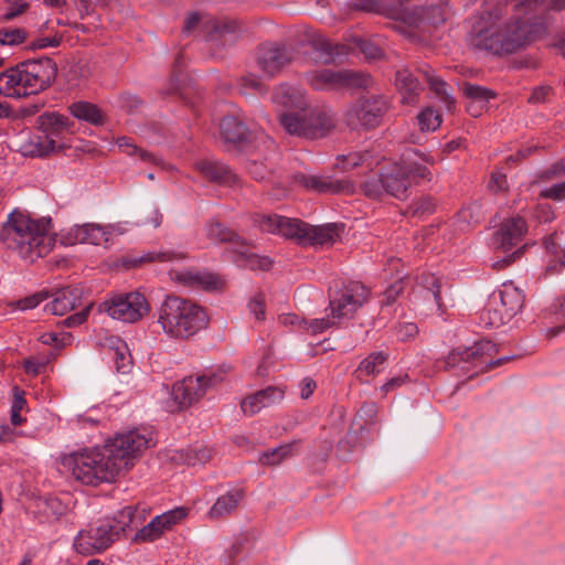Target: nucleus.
<instances>
[{
    "label": "nucleus",
    "mask_w": 565,
    "mask_h": 565,
    "mask_svg": "<svg viewBox=\"0 0 565 565\" xmlns=\"http://www.w3.org/2000/svg\"><path fill=\"white\" fill-rule=\"evenodd\" d=\"M148 443L135 430L117 435L103 447L74 454L70 458L72 475L87 486L113 482L120 470L131 467L130 459L147 449Z\"/></svg>",
    "instance_id": "1"
},
{
    "label": "nucleus",
    "mask_w": 565,
    "mask_h": 565,
    "mask_svg": "<svg viewBox=\"0 0 565 565\" xmlns=\"http://www.w3.org/2000/svg\"><path fill=\"white\" fill-rule=\"evenodd\" d=\"M50 221H33L29 216L12 212L0 228V243L29 263L46 256L55 244L49 234Z\"/></svg>",
    "instance_id": "2"
},
{
    "label": "nucleus",
    "mask_w": 565,
    "mask_h": 565,
    "mask_svg": "<svg viewBox=\"0 0 565 565\" xmlns=\"http://www.w3.org/2000/svg\"><path fill=\"white\" fill-rule=\"evenodd\" d=\"M56 76L57 64L51 57L25 60L0 73V95H35L51 87Z\"/></svg>",
    "instance_id": "3"
},
{
    "label": "nucleus",
    "mask_w": 565,
    "mask_h": 565,
    "mask_svg": "<svg viewBox=\"0 0 565 565\" xmlns=\"http://www.w3.org/2000/svg\"><path fill=\"white\" fill-rule=\"evenodd\" d=\"M275 102L286 108L278 116L279 124L289 135L317 139L322 138L334 129L333 117L320 110L307 113L306 102L296 90L288 89L275 96Z\"/></svg>",
    "instance_id": "4"
},
{
    "label": "nucleus",
    "mask_w": 565,
    "mask_h": 565,
    "mask_svg": "<svg viewBox=\"0 0 565 565\" xmlns=\"http://www.w3.org/2000/svg\"><path fill=\"white\" fill-rule=\"evenodd\" d=\"M159 323L173 338L189 339L209 324L206 311L190 300L167 296L159 309Z\"/></svg>",
    "instance_id": "5"
},
{
    "label": "nucleus",
    "mask_w": 565,
    "mask_h": 565,
    "mask_svg": "<svg viewBox=\"0 0 565 565\" xmlns=\"http://www.w3.org/2000/svg\"><path fill=\"white\" fill-rule=\"evenodd\" d=\"M391 107L382 94L360 95L344 110L343 122L352 131H372L383 124Z\"/></svg>",
    "instance_id": "6"
},
{
    "label": "nucleus",
    "mask_w": 565,
    "mask_h": 565,
    "mask_svg": "<svg viewBox=\"0 0 565 565\" xmlns=\"http://www.w3.org/2000/svg\"><path fill=\"white\" fill-rule=\"evenodd\" d=\"M307 82L316 90L340 92L369 89L373 86L372 76L363 71L323 68L306 75Z\"/></svg>",
    "instance_id": "7"
},
{
    "label": "nucleus",
    "mask_w": 565,
    "mask_h": 565,
    "mask_svg": "<svg viewBox=\"0 0 565 565\" xmlns=\"http://www.w3.org/2000/svg\"><path fill=\"white\" fill-rule=\"evenodd\" d=\"M99 311L113 319L134 323L149 313L150 306L142 294L135 291L105 300L99 305Z\"/></svg>",
    "instance_id": "8"
},
{
    "label": "nucleus",
    "mask_w": 565,
    "mask_h": 565,
    "mask_svg": "<svg viewBox=\"0 0 565 565\" xmlns=\"http://www.w3.org/2000/svg\"><path fill=\"white\" fill-rule=\"evenodd\" d=\"M369 291L359 281H350L341 288L329 291V308L333 319L353 318L355 312L366 302Z\"/></svg>",
    "instance_id": "9"
},
{
    "label": "nucleus",
    "mask_w": 565,
    "mask_h": 565,
    "mask_svg": "<svg viewBox=\"0 0 565 565\" xmlns=\"http://www.w3.org/2000/svg\"><path fill=\"white\" fill-rule=\"evenodd\" d=\"M222 382V377L216 373L211 375L185 376L172 386L173 401L179 405L180 409H184L200 401L206 393L207 388L215 386Z\"/></svg>",
    "instance_id": "10"
},
{
    "label": "nucleus",
    "mask_w": 565,
    "mask_h": 565,
    "mask_svg": "<svg viewBox=\"0 0 565 565\" xmlns=\"http://www.w3.org/2000/svg\"><path fill=\"white\" fill-rule=\"evenodd\" d=\"M118 539V531L108 523L79 531L73 545L77 553L90 556L104 552Z\"/></svg>",
    "instance_id": "11"
},
{
    "label": "nucleus",
    "mask_w": 565,
    "mask_h": 565,
    "mask_svg": "<svg viewBox=\"0 0 565 565\" xmlns=\"http://www.w3.org/2000/svg\"><path fill=\"white\" fill-rule=\"evenodd\" d=\"M189 509L175 508L156 516L150 523L139 530L134 537L135 542H152L159 539L166 531L188 516Z\"/></svg>",
    "instance_id": "12"
},
{
    "label": "nucleus",
    "mask_w": 565,
    "mask_h": 565,
    "mask_svg": "<svg viewBox=\"0 0 565 565\" xmlns=\"http://www.w3.org/2000/svg\"><path fill=\"white\" fill-rule=\"evenodd\" d=\"M238 39L235 21H213L206 34L211 54L223 57L226 49L233 46Z\"/></svg>",
    "instance_id": "13"
},
{
    "label": "nucleus",
    "mask_w": 565,
    "mask_h": 565,
    "mask_svg": "<svg viewBox=\"0 0 565 565\" xmlns=\"http://www.w3.org/2000/svg\"><path fill=\"white\" fill-rule=\"evenodd\" d=\"M527 232L526 222L521 216L503 220L493 233L492 241L495 248L509 252L520 244Z\"/></svg>",
    "instance_id": "14"
},
{
    "label": "nucleus",
    "mask_w": 565,
    "mask_h": 565,
    "mask_svg": "<svg viewBox=\"0 0 565 565\" xmlns=\"http://www.w3.org/2000/svg\"><path fill=\"white\" fill-rule=\"evenodd\" d=\"M291 61L292 51L284 44H264L257 52V63L269 76L278 73Z\"/></svg>",
    "instance_id": "15"
},
{
    "label": "nucleus",
    "mask_w": 565,
    "mask_h": 565,
    "mask_svg": "<svg viewBox=\"0 0 565 565\" xmlns=\"http://www.w3.org/2000/svg\"><path fill=\"white\" fill-rule=\"evenodd\" d=\"M545 32V26L541 22H526L518 19L515 23L509 24L502 32L504 43L515 46V51L535 41Z\"/></svg>",
    "instance_id": "16"
},
{
    "label": "nucleus",
    "mask_w": 565,
    "mask_h": 565,
    "mask_svg": "<svg viewBox=\"0 0 565 565\" xmlns=\"http://www.w3.org/2000/svg\"><path fill=\"white\" fill-rule=\"evenodd\" d=\"M220 135L225 143L246 149L253 141V132L236 116H224L220 122Z\"/></svg>",
    "instance_id": "17"
},
{
    "label": "nucleus",
    "mask_w": 565,
    "mask_h": 565,
    "mask_svg": "<svg viewBox=\"0 0 565 565\" xmlns=\"http://www.w3.org/2000/svg\"><path fill=\"white\" fill-rule=\"evenodd\" d=\"M471 45L475 49L483 50L493 55L512 54L515 46L504 43V34L495 29L479 31L471 38Z\"/></svg>",
    "instance_id": "18"
},
{
    "label": "nucleus",
    "mask_w": 565,
    "mask_h": 565,
    "mask_svg": "<svg viewBox=\"0 0 565 565\" xmlns=\"http://www.w3.org/2000/svg\"><path fill=\"white\" fill-rule=\"evenodd\" d=\"M285 390L278 386H268L254 394L246 396L241 402L242 412L247 416L259 413L263 408L269 407L282 401Z\"/></svg>",
    "instance_id": "19"
},
{
    "label": "nucleus",
    "mask_w": 565,
    "mask_h": 565,
    "mask_svg": "<svg viewBox=\"0 0 565 565\" xmlns=\"http://www.w3.org/2000/svg\"><path fill=\"white\" fill-rule=\"evenodd\" d=\"M295 181L303 188L318 193L334 194L353 192V185L348 180H335L332 178H321L300 173L295 175Z\"/></svg>",
    "instance_id": "20"
},
{
    "label": "nucleus",
    "mask_w": 565,
    "mask_h": 565,
    "mask_svg": "<svg viewBox=\"0 0 565 565\" xmlns=\"http://www.w3.org/2000/svg\"><path fill=\"white\" fill-rule=\"evenodd\" d=\"M195 166L200 173L210 182L226 186H234L239 183L238 175L221 161L201 160Z\"/></svg>",
    "instance_id": "21"
},
{
    "label": "nucleus",
    "mask_w": 565,
    "mask_h": 565,
    "mask_svg": "<svg viewBox=\"0 0 565 565\" xmlns=\"http://www.w3.org/2000/svg\"><path fill=\"white\" fill-rule=\"evenodd\" d=\"M207 237L220 243H228L230 250L237 254V256L249 254L250 244L236 232L218 222H213L207 226Z\"/></svg>",
    "instance_id": "22"
},
{
    "label": "nucleus",
    "mask_w": 565,
    "mask_h": 565,
    "mask_svg": "<svg viewBox=\"0 0 565 565\" xmlns=\"http://www.w3.org/2000/svg\"><path fill=\"white\" fill-rule=\"evenodd\" d=\"M111 233L98 224L75 225L71 228L68 237L73 238L72 244H92L107 247L110 242Z\"/></svg>",
    "instance_id": "23"
},
{
    "label": "nucleus",
    "mask_w": 565,
    "mask_h": 565,
    "mask_svg": "<svg viewBox=\"0 0 565 565\" xmlns=\"http://www.w3.org/2000/svg\"><path fill=\"white\" fill-rule=\"evenodd\" d=\"M53 300L46 305L45 309L55 316H64L82 305L83 290L79 287H63L53 295Z\"/></svg>",
    "instance_id": "24"
},
{
    "label": "nucleus",
    "mask_w": 565,
    "mask_h": 565,
    "mask_svg": "<svg viewBox=\"0 0 565 565\" xmlns=\"http://www.w3.org/2000/svg\"><path fill=\"white\" fill-rule=\"evenodd\" d=\"M383 171V179L385 185V194L394 196L398 200H406L408 198V189L411 181L405 175L399 163H395Z\"/></svg>",
    "instance_id": "25"
},
{
    "label": "nucleus",
    "mask_w": 565,
    "mask_h": 565,
    "mask_svg": "<svg viewBox=\"0 0 565 565\" xmlns=\"http://www.w3.org/2000/svg\"><path fill=\"white\" fill-rule=\"evenodd\" d=\"M38 128L45 134V138L58 137L64 131H70L74 125L68 117L55 111H46L36 119Z\"/></svg>",
    "instance_id": "26"
},
{
    "label": "nucleus",
    "mask_w": 565,
    "mask_h": 565,
    "mask_svg": "<svg viewBox=\"0 0 565 565\" xmlns=\"http://www.w3.org/2000/svg\"><path fill=\"white\" fill-rule=\"evenodd\" d=\"M175 279L184 286L206 291L217 290L223 284L217 275L206 271H181L175 275Z\"/></svg>",
    "instance_id": "27"
},
{
    "label": "nucleus",
    "mask_w": 565,
    "mask_h": 565,
    "mask_svg": "<svg viewBox=\"0 0 565 565\" xmlns=\"http://www.w3.org/2000/svg\"><path fill=\"white\" fill-rule=\"evenodd\" d=\"M184 258L183 254H179L175 252H149L139 256L136 255H126L120 257L117 262V266H121L124 269H132L137 267H141L145 264L153 263V262H171L174 259Z\"/></svg>",
    "instance_id": "28"
},
{
    "label": "nucleus",
    "mask_w": 565,
    "mask_h": 565,
    "mask_svg": "<svg viewBox=\"0 0 565 565\" xmlns=\"http://www.w3.org/2000/svg\"><path fill=\"white\" fill-rule=\"evenodd\" d=\"M395 85L403 95V102L407 104L414 103L423 90L419 79L407 68L396 72Z\"/></svg>",
    "instance_id": "29"
},
{
    "label": "nucleus",
    "mask_w": 565,
    "mask_h": 565,
    "mask_svg": "<svg viewBox=\"0 0 565 565\" xmlns=\"http://www.w3.org/2000/svg\"><path fill=\"white\" fill-rule=\"evenodd\" d=\"M70 113L77 119L90 125L103 126L106 120L104 111L95 104L79 100L68 106Z\"/></svg>",
    "instance_id": "30"
},
{
    "label": "nucleus",
    "mask_w": 565,
    "mask_h": 565,
    "mask_svg": "<svg viewBox=\"0 0 565 565\" xmlns=\"http://www.w3.org/2000/svg\"><path fill=\"white\" fill-rule=\"evenodd\" d=\"M244 495V490L237 489L220 497L209 512L210 518L221 519L231 514L236 510Z\"/></svg>",
    "instance_id": "31"
},
{
    "label": "nucleus",
    "mask_w": 565,
    "mask_h": 565,
    "mask_svg": "<svg viewBox=\"0 0 565 565\" xmlns=\"http://www.w3.org/2000/svg\"><path fill=\"white\" fill-rule=\"evenodd\" d=\"M338 236L339 227L337 224H327L323 226L308 225L305 244H332Z\"/></svg>",
    "instance_id": "32"
},
{
    "label": "nucleus",
    "mask_w": 565,
    "mask_h": 565,
    "mask_svg": "<svg viewBox=\"0 0 565 565\" xmlns=\"http://www.w3.org/2000/svg\"><path fill=\"white\" fill-rule=\"evenodd\" d=\"M500 301L502 311L507 317L515 316L524 305V296L521 290L514 286H505L500 291Z\"/></svg>",
    "instance_id": "33"
},
{
    "label": "nucleus",
    "mask_w": 565,
    "mask_h": 565,
    "mask_svg": "<svg viewBox=\"0 0 565 565\" xmlns=\"http://www.w3.org/2000/svg\"><path fill=\"white\" fill-rule=\"evenodd\" d=\"M62 148L63 146H57L52 138L36 137L22 146V152L29 157H45Z\"/></svg>",
    "instance_id": "34"
},
{
    "label": "nucleus",
    "mask_w": 565,
    "mask_h": 565,
    "mask_svg": "<svg viewBox=\"0 0 565 565\" xmlns=\"http://www.w3.org/2000/svg\"><path fill=\"white\" fill-rule=\"evenodd\" d=\"M424 79L428 83L429 88L446 104L448 110L455 107V98L447 92V83L435 76L433 71L428 67L427 70H419Z\"/></svg>",
    "instance_id": "35"
},
{
    "label": "nucleus",
    "mask_w": 565,
    "mask_h": 565,
    "mask_svg": "<svg viewBox=\"0 0 565 565\" xmlns=\"http://www.w3.org/2000/svg\"><path fill=\"white\" fill-rule=\"evenodd\" d=\"M313 51L319 53V58L329 64L334 61V57L340 55V46L332 44L327 38L321 34H313L309 41Z\"/></svg>",
    "instance_id": "36"
},
{
    "label": "nucleus",
    "mask_w": 565,
    "mask_h": 565,
    "mask_svg": "<svg viewBox=\"0 0 565 565\" xmlns=\"http://www.w3.org/2000/svg\"><path fill=\"white\" fill-rule=\"evenodd\" d=\"M308 224L287 217H281L279 234L286 238H296L299 243L305 244Z\"/></svg>",
    "instance_id": "37"
},
{
    "label": "nucleus",
    "mask_w": 565,
    "mask_h": 565,
    "mask_svg": "<svg viewBox=\"0 0 565 565\" xmlns=\"http://www.w3.org/2000/svg\"><path fill=\"white\" fill-rule=\"evenodd\" d=\"M461 90L466 98L482 105H487L490 99L497 97L494 90L469 82L462 84Z\"/></svg>",
    "instance_id": "38"
},
{
    "label": "nucleus",
    "mask_w": 565,
    "mask_h": 565,
    "mask_svg": "<svg viewBox=\"0 0 565 565\" xmlns=\"http://www.w3.org/2000/svg\"><path fill=\"white\" fill-rule=\"evenodd\" d=\"M419 22L437 26L445 22V10L441 6H424L416 9Z\"/></svg>",
    "instance_id": "39"
},
{
    "label": "nucleus",
    "mask_w": 565,
    "mask_h": 565,
    "mask_svg": "<svg viewBox=\"0 0 565 565\" xmlns=\"http://www.w3.org/2000/svg\"><path fill=\"white\" fill-rule=\"evenodd\" d=\"M361 191L370 199H380L385 194V185L383 179V171L369 175L361 183Z\"/></svg>",
    "instance_id": "40"
},
{
    "label": "nucleus",
    "mask_w": 565,
    "mask_h": 565,
    "mask_svg": "<svg viewBox=\"0 0 565 565\" xmlns=\"http://www.w3.org/2000/svg\"><path fill=\"white\" fill-rule=\"evenodd\" d=\"M477 351L471 348L458 347L449 352L445 359V370L456 367L460 363H471L476 361L475 355Z\"/></svg>",
    "instance_id": "41"
},
{
    "label": "nucleus",
    "mask_w": 565,
    "mask_h": 565,
    "mask_svg": "<svg viewBox=\"0 0 565 565\" xmlns=\"http://www.w3.org/2000/svg\"><path fill=\"white\" fill-rule=\"evenodd\" d=\"M291 444L281 445L271 449L270 451H266L259 457V462L265 466H275L280 463L285 458L290 456L291 454Z\"/></svg>",
    "instance_id": "42"
},
{
    "label": "nucleus",
    "mask_w": 565,
    "mask_h": 565,
    "mask_svg": "<svg viewBox=\"0 0 565 565\" xmlns=\"http://www.w3.org/2000/svg\"><path fill=\"white\" fill-rule=\"evenodd\" d=\"M12 392L13 401L10 420L13 426H19L25 422V419L20 415V412L26 406V399L24 397L25 393L19 386H14Z\"/></svg>",
    "instance_id": "43"
},
{
    "label": "nucleus",
    "mask_w": 565,
    "mask_h": 565,
    "mask_svg": "<svg viewBox=\"0 0 565 565\" xmlns=\"http://www.w3.org/2000/svg\"><path fill=\"white\" fill-rule=\"evenodd\" d=\"M418 125L423 131H434L441 125V116L433 108H426L417 116Z\"/></svg>",
    "instance_id": "44"
},
{
    "label": "nucleus",
    "mask_w": 565,
    "mask_h": 565,
    "mask_svg": "<svg viewBox=\"0 0 565 565\" xmlns=\"http://www.w3.org/2000/svg\"><path fill=\"white\" fill-rule=\"evenodd\" d=\"M398 163L402 167L403 171L405 172L407 179L411 181V183L416 179L430 180L431 178V172L426 166L404 160Z\"/></svg>",
    "instance_id": "45"
},
{
    "label": "nucleus",
    "mask_w": 565,
    "mask_h": 565,
    "mask_svg": "<svg viewBox=\"0 0 565 565\" xmlns=\"http://www.w3.org/2000/svg\"><path fill=\"white\" fill-rule=\"evenodd\" d=\"M281 217L282 216L276 214H254L253 222L263 232L279 234Z\"/></svg>",
    "instance_id": "46"
},
{
    "label": "nucleus",
    "mask_w": 565,
    "mask_h": 565,
    "mask_svg": "<svg viewBox=\"0 0 565 565\" xmlns=\"http://www.w3.org/2000/svg\"><path fill=\"white\" fill-rule=\"evenodd\" d=\"M564 241V236L561 233L551 234L545 241L544 245L547 252L553 254L556 258H558L562 265H565V246L562 245Z\"/></svg>",
    "instance_id": "47"
},
{
    "label": "nucleus",
    "mask_w": 565,
    "mask_h": 565,
    "mask_svg": "<svg viewBox=\"0 0 565 565\" xmlns=\"http://www.w3.org/2000/svg\"><path fill=\"white\" fill-rule=\"evenodd\" d=\"M26 38L28 33L22 28L0 30V45H19L23 43Z\"/></svg>",
    "instance_id": "48"
},
{
    "label": "nucleus",
    "mask_w": 565,
    "mask_h": 565,
    "mask_svg": "<svg viewBox=\"0 0 565 565\" xmlns=\"http://www.w3.org/2000/svg\"><path fill=\"white\" fill-rule=\"evenodd\" d=\"M136 508L132 505L126 507L120 510L116 516H114L113 527L118 531V537L120 534H125L126 529L130 525L134 520Z\"/></svg>",
    "instance_id": "49"
},
{
    "label": "nucleus",
    "mask_w": 565,
    "mask_h": 565,
    "mask_svg": "<svg viewBox=\"0 0 565 565\" xmlns=\"http://www.w3.org/2000/svg\"><path fill=\"white\" fill-rule=\"evenodd\" d=\"M387 360V355L383 352H373L363 361H361L358 372H364L367 375L374 374L377 365H382Z\"/></svg>",
    "instance_id": "50"
},
{
    "label": "nucleus",
    "mask_w": 565,
    "mask_h": 565,
    "mask_svg": "<svg viewBox=\"0 0 565 565\" xmlns=\"http://www.w3.org/2000/svg\"><path fill=\"white\" fill-rule=\"evenodd\" d=\"M436 203L435 200L429 196H423L419 200L413 202L408 210L413 215L422 216L425 214H430L435 211Z\"/></svg>",
    "instance_id": "51"
},
{
    "label": "nucleus",
    "mask_w": 565,
    "mask_h": 565,
    "mask_svg": "<svg viewBox=\"0 0 565 565\" xmlns=\"http://www.w3.org/2000/svg\"><path fill=\"white\" fill-rule=\"evenodd\" d=\"M358 416L364 422V425L360 426V430H367V425H373L376 422L377 417V406L373 402L364 403L360 411L358 412Z\"/></svg>",
    "instance_id": "52"
},
{
    "label": "nucleus",
    "mask_w": 565,
    "mask_h": 565,
    "mask_svg": "<svg viewBox=\"0 0 565 565\" xmlns=\"http://www.w3.org/2000/svg\"><path fill=\"white\" fill-rule=\"evenodd\" d=\"M422 285L431 292L434 301L441 308V296H440V280L435 275H424L422 277Z\"/></svg>",
    "instance_id": "53"
},
{
    "label": "nucleus",
    "mask_w": 565,
    "mask_h": 565,
    "mask_svg": "<svg viewBox=\"0 0 565 565\" xmlns=\"http://www.w3.org/2000/svg\"><path fill=\"white\" fill-rule=\"evenodd\" d=\"M404 291V281L402 279L396 280L384 291L382 303L385 306H391L395 302V300L399 297Z\"/></svg>",
    "instance_id": "54"
},
{
    "label": "nucleus",
    "mask_w": 565,
    "mask_h": 565,
    "mask_svg": "<svg viewBox=\"0 0 565 565\" xmlns=\"http://www.w3.org/2000/svg\"><path fill=\"white\" fill-rule=\"evenodd\" d=\"M50 295L46 291H40L32 296L25 297L17 302V306L21 310L33 309L39 306L42 301L46 300Z\"/></svg>",
    "instance_id": "55"
},
{
    "label": "nucleus",
    "mask_w": 565,
    "mask_h": 565,
    "mask_svg": "<svg viewBox=\"0 0 565 565\" xmlns=\"http://www.w3.org/2000/svg\"><path fill=\"white\" fill-rule=\"evenodd\" d=\"M249 311L258 321L265 319V296L259 292L255 295L248 302Z\"/></svg>",
    "instance_id": "56"
},
{
    "label": "nucleus",
    "mask_w": 565,
    "mask_h": 565,
    "mask_svg": "<svg viewBox=\"0 0 565 565\" xmlns=\"http://www.w3.org/2000/svg\"><path fill=\"white\" fill-rule=\"evenodd\" d=\"M540 196L554 201L565 200V181L542 190Z\"/></svg>",
    "instance_id": "57"
},
{
    "label": "nucleus",
    "mask_w": 565,
    "mask_h": 565,
    "mask_svg": "<svg viewBox=\"0 0 565 565\" xmlns=\"http://www.w3.org/2000/svg\"><path fill=\"white\" fill-rule=\"evenodd\" d=\"M92 307H93V302L86 305L85 308L82 309L81 311L68 316L63 321V324L67 328H74V327H77V326L84 323L88 317V313H89Z\"/></svg>",
    "instance_id": "58"
},
{
    "label": "nucleus",
    "mask_w": 565,
    "mask_h": 565,
    "mask_svg": "<svg viewBox=\"0 0 565 565\" xmlns=\"http://www.w3.org/2000/svg\"><path fill=\"white\" fill-rule=\"evenodd\" d=\"M470 348L472 351H478L473 354L476 360H479L484 355H491L493 352L498 351L497 345L490 340H480Z\"/></svg>",
    "instance_id": "59"
},
{
    "label": "nucleus",
    "mask_w": 565,
    "mask_h": 565,
    "mask_svg": "<svg viewBox=\"0 0 565 565\" xmlns=\"http://www.w3.org/2000/svg\"><path fill=\"white\" fill-rule=\"evenodd\" d=\"M563 174H565V157L562 160L554 162L548 169L544 170L540 174V179L550 181L554 178L562 177Z\"/></svg>",
    "instance_id": "60"
},
{
    "label": "nucleus",
    "mask_w": 565,
    "mask_h": 565,
    "mask_svg": "<svg viewBox=\"0 0 565 565\" xmlns=\"http://www.w3.org/2000/svg\"><path fill=\"white\" fill-rule=\"evenodd\" d=\"M358 47L366 58L375 60L381 57L382 50L369 40H360L358 42Z\"/></svg>",
    "instance_id": "61"
},
{
    "label": "nucleus",
    "mask_w": 565,
    "mask_h": 565,
    "mask_svg": "<svg viewBox=\"0 0 565 565\" xmlns=\"http://www.w3.org/2000/svg\"><path fill=\"white\" fill-rule=\"evenodd\" d=\"M119 103L120 107L131 111L137 109L141 106L142 100L139 98V96L131 94V93H122L119 95Z\"/></svg>",
    "instance_id": "62"
},
{
    "label": "nucleus",
    "mask_w": 565,
    "mask_h": 565,
    "mask_svg": "<svg viewBox=\"0 0 565 565\" xmlns=\"http://www.w3.org/2000/svg\"><path fill=\"white\" fill-rule=\"evenodd\" d=\"M249 174L257 181L265 180L269 170L264 164V162H259L257 160H250L247 167Z\"/></svg>",
    "instance_id": "63"
},
{
    "label": "nucleus",
    "mask_w": 565,
    "mask_h": 565,
    "mask_svg": "<svg viewBox=\"0 0 565 565\" xmlns=\"http://www.w3.org/2000/svg\"><path fill=\"white\" fill-rule=\"evenodd\" d=\"M418 333V328L413 322H405L396 328V337L401 341L414 338Z\"/></svg>",
    "instance_id": "64"
}]
</instances>
